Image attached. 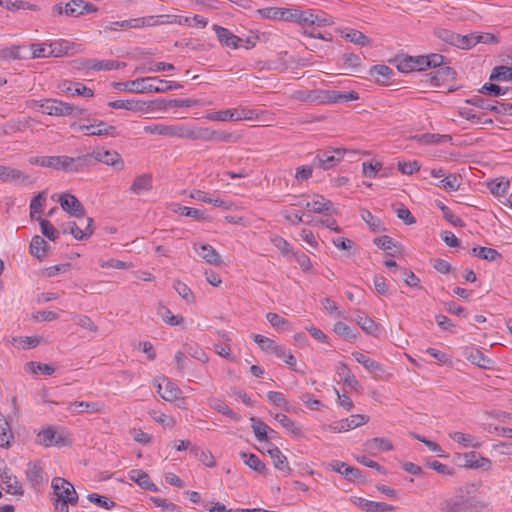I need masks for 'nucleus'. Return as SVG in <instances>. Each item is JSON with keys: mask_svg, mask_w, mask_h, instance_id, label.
<instances>
[{"mask_svg": "<svg viewBox=\"0 0 512 512\" xmlns=\"http://www.w3.org/2000/svg\"><path fill=\"white\" fill-rule=\"evenodd\" d=\"M60 205L64 211L76 218H82L85 215V209L81 202L72 194H63L60 197Z\"/></svg>", "mask_w": 512, "mask_h": 512, "instance_id": "obj_14", "label": "nucleus"}, {"mask_svg": "<svg viewBox=\"0 0 512 512\" xmlns=\"http://www.w3.org/2000/svg\"><path fill=\"white\" fill-rule=\"evenodd\" d=\"M250 420L252 422V429L255 433V437L257 438L258 441H267L269 431L271 433H275V431L270 429V427L263 421L257 420L254 417H252Z\"/></svg>", "mask_w": 512, "mask_h": 512, "instance_id": "obj_46", "label": "nucleus"}, {"mask_svg": "<svg viewBox=\"0 0 512 512\" xmlns=\"http://www.w3.org/2000/svg\"><path fill=\"white\" fill-rule=\"evenodd\" d=\"M209 406L222 415H225L234 420H239V416L232 409H230L224 401L220 399H209Z\"/></svg>", "mask_w": 512, "mask_h": 512, "instance_id": "obj_45", "label": "nucleus"}, {"mask_svg": "<svg viewBox=\"0 0 512 512\" xmlns=\"http://www.w3.org/2000/svg\"><path fill=\"white\" fill-rule=\"evenodd\" d=\"M14 439L10 424L0 412V447L9 448Z\"/></svg>", "mask_w": 512, "mask_h": 512, "instance_id": "obj_35", "label": "nucleus"}, {"mask_svg": "<svg viewBox=\"0 0 512 512\" xmlns=\"http://www.w3.org/2000/svg\"><path fill=\"white\" fill-rule=\"evenodd\" d=\"M161 379L162 382L164 383V386L162 385V383H157L156 388L157 393L163 400L168 402H174L182 398V390L174 382H172L167 377H162Z\"/></svg>", "mask_w": 512, "mask_h": 512, "instance_id": "obj_11", "label": "nucleus"}, {"mask_svg": "<svg viewBox=\"0 0 512 512\" xmlns=\"http://www.w3.org/2000/svg\"><path fill=\"white\" fill-rule=\"evenodd\" d=\"M274 419L294 437L299 438L303 436L302 428L295 421L290 419L287 415L277 413L274 416Z\"/></svg>", "mask_w": 512, "mask_h": 512, "instance_id": "obj_33", "label": "nucleus"}, {"mask_svg": "<svg viewBox=\"0 0 512 512\" xmlns=\"http://www.w3.org/2000/svg\"><path fill=\"white\" fill-rule=\"evenodd\" d=\"M455 75V70L449 66H442L429 74L431 84L437 87L454 80Z\"/></svg>", "mask_w": 512, "mask_h": 512, "instance_id": "obj_22", "label": "nucleus"}, {"mask_svg": "<svg viewBox=\"0 0 512 512\" xmlns=\"http://www.w3.org/2000/svg\"><path fill=\"white\" fill-rule=\"evenodd\" d=\"M43 113L51 116L82 115L85 110L56 99H46L39 104Z\"/></svg>", "mask_w": 512, "mask_h": 512, "instance_id": "obj_7", "label": "nucleus"}, {"mask_svg": "<svg viewBox=\"0 0 512 512\" xmlns=\"http://www.w3.org/2000/svg\"><path fill=\"white\" fill-rule=\"evenodd\" d=\"M173 288L176 290L178 295L182 297L187 303H194L195 297L191 289L182 281L175 280L173 282Z\"/></svg>", "mask_w": 512, "mask_h": 512, "instance_id": "obj_57", "label": "nucleus"}, {"mask_svg": "<svg viewBox=\"0 0 512 512\" xmlns=\"http://www.w3.org/2000/svg\"><path fill=\"white\" fill-rule=\"evenodd\" d=\"M267 398L271 403L277 405L278 407L284 409L285 411H291L288 401L285 399L284 395L281 392L269 391L267 393Z\"/></svg>", "mask_w": 512, "mask_h": 512, "instance_id": "obj_63", "label": "nucleus"}, {"mask_svg": "<svg viewBox=\"0 0 512 512\" xmlns=\"http://www.w3.org/2000/svg\"><path fill=\"white\" fill-rule=\"evenodd\" d=\"M449 437L456 443L460 444L464 448L472 447L478 448L481 446L480 442L472 435L465 434L459 431L449 433Z\"/></svg>", "mask_w": 512, "mask_h": 512, "instance_id": "obj_34", "label": "nucleus"}, {"mask_svg": "<svg viewBox=\"0 0 512 512\" xmlns=\"http://www.w3.org/2000/svg\"><path fill=\"white\" fill-rule=\"evenodd\" d=\"M253 339L263 351L269 353L274 354L275 350L279 346L274 340L260 334H254Z\"/></svg>", "mask_w": 512, "mask_h": 512, "instance_id": "obj_59", "label": "nucleus"}, {"mask_svg": "<svg viewBox=\"0 0 512 512\" xmlns=\"http://www.w3.org/2000/svg\"><path fill=\"white\" fill-rule=\"evenodd\" d=\"M487 186L491 194L498 197H502L508 193V190L510 188V182L506 178L501 177L492 180L487 184Z\"/></svg>", "mask_w": 512, "mask_h": 512, "instance_id": "obj_40", "label": "nucleus"}, {"mask_svg": "<svg viewBox=\"0 0 512 512\" xmlns=\"http://www.w3.org/2000/svg\"><path fill=\"white\" fill-rule=\"evenodd\" d=\"M71 85L72 84L70 82H65L62 85V89L67 92H71L73 95L83 96L86 98L94 96V91L82 83H74V88H72Z\"/></svg>", "mask_w": 512, "mask_h": 512, "instance_id": "obj_47", "label": "nucleus"}, {"mask_svg": "<svg viewBox=\"0 0 512 512\" xmlns=\"http://www.w3.org/2000/svg\"><path fill=\"white\" fill-rule=\"evenodd\" d=\"M241 458L244 460L245 464L252 470L260 473L266 474L267 468L266 465L260 460V458L253 453H245L242 452L240 454Z\"/></svg>", "mask_w": 512, "mask_h": 512, "instance_id": "obj_38", "label": "nucleus"}, {"mask_svg": "<svg viewBox=\"0 0 512 512\" xmlns=\"http://www.w3.org/2000/svg\"><path fill=\"white\" fill-rule=\"evenodd\" d=\"M320 104H333L355 101L359 99V95L355 91H337L321 89Z\"/></svg>", "mask_w": 512, "mask_h": 512, "instance_id": "obj_9", "label": "nucleus"}, {"mask_svg": "<svg viewBox=\"0 0 512 512\" xmlns=\"http://www.w3.org/2000/svg\"><path fill=\"white\" fill-rule=\"evenodd\" d=\"M108 106L113 109H125L133 112H143L149 107L146 102L135 99L110 101Z\"/></svg>", "mask_w": 512, "mask_h": 512, "instance_id": "obj_23", "label": "nucleus"}, {"mask_svg": "<svg viewBox=\"0 0 512 512\" xmlns=\"http://www.w3.org/2000/svg\"><path fill=\"white\" fill-rule=\"evenodd\" d=\"M28 178L29 176L18 169L0 165V180L4 182H25Z\"/></svg>", "mask_w": 512, "mask_h": 512, "instance_id": "obj_32", "label": "nucleus"}, {"mask_svg": "<svg viewBox=\"0 0 512 512\" xmlns=\"http://www.w3.org/2000/svg\"><path fill=\"white\" fill-rule=\"evenodd\" d=\"M129 477L132 481L136 482L142 489L148 491H157V486L150 480L149 475L140 470L134 469L130 472Z\"/></svg>", "mask_w": 512, "mask_h": 512, "instance_id": "obj_30", "label": "nucleus"}, {"mask_svg": "<svg viewBox=\"0 0 512 512\" xmlns=\"http://www.w3.org/2000/svg\"><path fill=\"white\" fill-rule=\"evenodd\" d=\"M48 247V243L36 235L31 240L30 253L38 259H43L47 255Z\"/></svg>", "mask_w": 512, "mask_h": 512, "instance_id": "obj_39", "label": "nucleus"}, {"mask_svg": "<svg viewBox=\"0 0 512 512\" xmlns=\"http://www.w3.org/2000/svg\"><path fill=\"white\" fill-rule=\"evenodd\" d=\"M100 162L112 166L117 170H122L125 166L121 155L114 150H105L96 148L91 153L81 155L82 170L84 171L95 163Z\"/></svg>", "mask_w": 512, "mask_h": 512, "instance_id": "obj_2", "label": "nucleus"}, {"mask_svg": "<svg viewBox=\"0 0 512 512\" xmlns=\"http://www.w3.org/2000/svg\"><path fill=\"white\" fill-rule=\"evenodd\" d=\"M36 442L45 447H50L53 445L61 446L65 443V439L61 435H58L53 427L49 426L42 429L37 434Z\"/></svg>", "mask_w": 512, "mask_h": 512, "instance_id": "obj_15", "label": "nucleus"}, {"mask_svg": "<svg viewBox=\"0 0 512 512\" xmlns=\"http://www.w3.org/2000/svg\"><path fill=\"white\" fill-rule=\"evenodd\" d=\"M295 21L301 24L304 29L306 27H321L329 25L330 21L326 18H320L318 15L309 12L295 11Z\"/></svg>", "mask_w": 512, "mask_h": 512, "instance_id": "obj_16", "label": "nucleus"}, {"mask_svg": "<svg viewBox=\"0 0 512 512\" xmlns=\"http://www.w3.org/2000/svg\"><path fill=\"white\" fill-rule=\"evenodd\" d=\"M46 168H52L56 171L66 173H78L83 171L81 164V155L77 157L70 156H46Z\"/></svg>", "mask_w": 512, "mask_h": 512, "instance_id": "obj_5", "label": "nucleus"}, {"mask_svg": "<svg viewBox=\"0 0 512 512\" xmlns=\"http://www.w3.org/2000/svg\"><path fill=\"white\" fill-rule=\"evenodd\" d=\"M24 46L21 45H13L11 47L0 49V59L1 60H21L26 59L27 57L21 55V49Z\"/></svg>", "mask_w": 512, "mask_h": 512, "instance_id": "obj_52", "label": "nucleus"}, {"mask_svg": "<svg viewBox=\"0 0 512 512\" xmlns=\"http://www.w3.org/2000/svg\"><path fill=\"white\" fill-rule=\"evenodd\" d=\"M342 37L345 40L360 46H369L372 42L365 34L355 29H346L342 32Z\"/></svg>", "mask_w": 512, "mask_h": 512, "instance_id": "obj_36", "label": "nucleus"}, {"mask_svg": "<svg viewBox=\"0 0 512 512\" xmlns=\"http://www.w3.org/2000/svg\"><path fill=\"white\" fill-rule=\"evenodd\" d=\"M158 314L165 323L171 326L181 325L184 322V318L182 316L173 315L172 312L163 305L159 307Z\"/></svg>", "mask_w": 512, "mask_h": 512, "instance_id": "obj_55", "label": "nucleus"}, {"mask_svg": "<svg viewBox=\"0 0 512 512\" xmlns=\"http://www.w3.org/2000/svg\"><path fill=\"white\" fill-rule=\"evenodd\" d=\"M415 138L424 144H441L449 142L452 139L450 135L435 133H425L420 136H416Z\"/></svg>", "mask_w": 512, "mask_h": 512, "instance_id": "obj_53", "label": "nucleus"}, {"mask_svg": "<svg viewBox=\"0 0 512 512\" xmlns=\"http://www.w3.org/2000/svg\"><path fill=\"white\" fill-rule=\"evenodd\" d=\"M490 80H510L512 81V68L507 66L495 67L490 75Z\"/></svg>", "mask_w": 512, "mask_h": 512, "instance_id": "obj_64", "label": "nucleus"}, {"mask_svg": "<svg viewBox=\"0 0 512 512\" xmlns=\"http://www.w3.org/2000/svg\"><path fill=\"white\" fill-rule=\"evenodd\" d=\"M26 478L35 489L40 488L45 482V473L40 461L29 462L25 471Z\"/></svg>", "mask_w": 512, "mask_h": 512, "instance_id": "obj_12", "label": "nucleus"}, {"mask_svg": "<svg viewBox=\"0 0 512 512\" xmlns=\"http://www.w3.org/2000/svg\"><path fill=\"white\" fill-rule=\"evenodd\" d=\"M333 331L343 337L348 342H354L357 339V331L351 329L346 323L344 322H336L334 324Z\"/></svg>", "mask_w": 512, "mask_h": 512, "instance_id": "obj_48", "label": "nucleus"}, {"mask_svg": "<svg viewBox=\"0 0 512 512\" xmlns=\"http://www.w3.org/2000/svg\"><path fill=\"white\" fill-rule=\"evenodd\" d=\"M464 467L470 469L482 468L488 470L491 467V461L488 458L479 456L476 452H468L464 454Z\"/></svg>", "mask_w": 512, "mask_h": 512, "instance_id": "obj_25", "label": "nucleus"}, {"mask_svg": "<svg viewBox=\"0 0 512 512\" xmlns=\"http://www.w3.org/2000/svg\"><path fill=\"white\" fill-rule=\"evenodd\" d=\"M274 355L279 359H282L290 368H294L296 366V358L291 353V350L286 349L284 346L279 345L275 350Z\"/></svg>", "mask_w": 512, "mask_h": 512, "instance_id": "obj_62", "label": "nucleus"}, {"mask_svg": "<svg viewBox=\"0 0 512 512\" xmlns=\"http://www.w3.org/2000/svg\"><path fill=\"white\" fill-rule=\"evenodd\" d=\"M357 506L366 512H388L395 510V507L384 502L370 501L364 498L357 499Z\"/></svg>", "mask_w": 512, "mask_h": 512, "instance_id": "obj_26", "label": "nucleus"}, {"mask_svg": "<svg viewBox=\"0 0 512 512\" xmlns=\"http://www.w3.org/2000/svg\"><path fill=\"white\" fill-rule=\"evenodd\" d=\"M49 49V43H33L30 45L31 55L28 58L36 59L51 57Z\"/></svg>", "mask_w": 512, "mask_h": 512, "instance_id": "obj_58", "label": "nucleus"}, {"mask_svg": "<svg viewBox=\"0 0 512 512\" xmlns=\"http://www.w3.org/2000/svg\"><path fill=\"white\" fill-rule=\"evenodd\" d=\"M321 89L297 90L292 94L293 99L301 102L320 104Z\"/></svg>", "mask_w": 512, "mask_h": 512, "instance_id": "obj_37", "label": "nucleus"}, {"mask_svg": "<svg viewBox=\"0 0 512 512\" xmlns=\"http://www.w3.org/2000/svg\"><path fill=\"white\" fill-rule=\"evenodd\" d=\"M213 30L215 31L217 38L222 45L233 49H237L240 46L242 39L230 32L227 28L214 24Z\"/></svg>", "mask_w": 512, "mask_h": 512, "instance_id": "obj_18", "label": "nucleus"}, {"mask_svg": "<svg viewBox=\"0 0 512 512\" xmlns=\"http://www.w3.org/2000/svg\"><path fill=\"white\" fill-rule=\"evenodd\" d=\"M460 185L461 177L457 174H449L437 184L439 188H442L445 191H457Z\"/></svg>", "mask_w": 512, "mask_h": 512, "instance_id": "obj_51", "label": "nucleus"}, {"mask_svg": "<svg viewBox=\"0 0 512 512\" xmlns=\"http://www.w3.org/2000/svg\"><path fill=\"white\" fill-rule=\"evenodd\" d=\"M188 139L214 142H231L233 134L225 131H217L210 128L189 125Z\"/></svg>", "mask_w": 512, "mask_h": 512, "instance_id": "obj_6", "label": "nucleus"}, {"mask_svg": "<svg viewBox=\"0 0 512 512\" xmlns=\"http://www.w3.org/2000/svg\"><path fill=\"white\" fill-rule=\"evenodd\" d=\"M50 45V49H49V54H51V57H62L66 54H68L70 48H71V43L69 41H66V40H63V39H60V40H55L51 43H49Z\"/></svg>", "mask_w": 512, "mask_h": 512, "instance_id": "obj_49", "label": "nucleus"}, {"mask_svg": "<svg viewBox=\"0 0 512 512\" xmlns=\"http://www.w3.org/2000/svg\"><path fill=\"white\" fill-rule=\"evenodd\" d=\"M125 66H126V63L118 62V61H115V60H96V59H92V60H88L86 62L87 69H92V70H95V71L116 70V69L124 68Z\"/></svg>", "mask_w": 512, "mask_h": 512, "instance_id": "obj_27", "label": "nucleus"}, {"mask_svg": "<svg viewBox=\"0 0 512 512\" xmlns=\"http://www.w3.org/2000/svg\"><path fill=\"white\" fill-rule=\"evenodd\" d=\"M360 216L373 232L385 230L381 219L375 217L369 210L362 208L360 210Z\"/></svg>", "mask_w": 512, "mask_h": 512, "instance_id": "obj_42", "label": "nucleus"}, {"mask_svg": "<svg viewBox=\"0 0 512 512\" xmlns=\"http://www.w3.org/2000/svg\"><path fill=\"white\" fill-rule=\"evenodd\" d=\"M471 253L474 256L487 261H495L496 259L501 258V254L496 249L489 247H474L472 248Z\"/></svg>", "mask_w": 512, "mask_h": 512, "instance_id": "obj_50", "label": "nucleus"}, {"mask_svg": "<svg viewBox=\"0 0 512 512\" xmlns=\"http://www.w3.org/2000/svg\"><path fill=\"white\" fill-rule=\"evenodd\" d=\"M78 129L86 136H104L109 135L115 137L116 127L106 124L103 121L93 123L90 125H79Z\"/></svg>", "mask_w": 512, "mask_h": 512, "instance_id": "obj_13", "label": "nucleus"}, {"mask_svg": "<svg viewBox=\"0 0 512 512\" xmlns=\"http://www.w3.org/2000/svg\"><path fill=\"white\" fill-rule=\"evenodd\" d=\"M53 489L54 507L56 512H68V505L78 503V494L74 486L62 477H54L51 482Z\"/></svg>", "mask_w": 512, "mask_h": 512, "instance_id": "obj_1", "label": "nucleus"}, {"mask_svg": "<svg viewBox=\"0 0 512 512\" xmlns=\"http://www.w3.org/2000/svg\"><path fill=\"white\" fill-rule=\"evenodd\" d=\"M268 454L273 460V465L277 470L284 472V476L290 475L292 470L287 461V457L281 452V450L278 447L275 446L269 449Z\"/></svg>", "mask_w": 512, "mask_h": 512, "instance_id": "obj_24", "label": "nucleus"}, {"mask_svg": "<svg viewBox=\"0 0 512 512\" xmlns=\"http://www.w3.org/2000/svg\"><path fill=\"white\" fill-rule=\"evenodd\" d=\"M1 481L5 484L6 492L12 495L22 496L24 490L17 477L13 475L8 468H5L0 474Z\"/></svg>", "mask_w": 512, "mask_h": 512, "instance_id": "obj_21", "label": "nucleus"}, {"mask_svg": "<svg viewBox=\"0 0 512 512\" xmlns=\"http://www.w3.org/2000/svg\"><path fill=\"white\" fill-rule=\"evenodd\" d=\"M466 358L472 364L482 369H490L493 364V361L477 348H470L466 353Z\"/></svg>", "mask_w": 512, "mask_h": 512, "instance_id": "obj_28", "label": "nucleus"}, {"mask_svg": "<svg viewBox=\"0 0 512 512\" xmlns=\"http://www.w3.org/2000/svg\"><path fill=\"white\" fill-rule=\"evenodd\" d=\"M149 415L155 422L159 423L164 428H174L176 426V419L172 416H168L156 410H151Z\"/></svg>", "mask_w": 512, "mask_h": 512, "instance_id": "obj_56", "label": "nucleus"}, {"mask_svg": "<svg viewBox=\"0 0 512 512\" xmlns=\"http://www.w3.org/2000/svg\"><path fill=\"white\" fill-rule=\"evenodd\" d=\"M159 77H143L126 82H112L111 86L115 90L127 91L130 93H165L168 87H160L152 82L158 83Z\"/></svg>", "mask_w": 512, "mask_h": 512, "instance_id": "obj_3", "label": "nucleus"}, {"mask_svg": "<svg viewBox=\"0 0 512 512\" xmlns=\"http://www.w3.org/2000/svg\"><path fill=\"white\" fill-rule=\"evenodd\" d=\"M193 247L198 255L208 264L214 266H220L222 264L220 254L211 245L200 244L198 247L197 244H194Z\"/></svg>", "mask_w": 512, "mask_h": 512, "instance_id": "obj_20", "label": "nucleus"}, {"mask_svg": "<svg viewBox=\"0 0 512 512\" xmlns=\"http://www.w3.org/2000/svg\"><path fill=\"white\" fill-rule=\"evenodd\" d=\"M254 111L253 110H242V113H239L237 109H227L223 111H217L209 113L206 118L211 121H237L241 119H252Z\"/></svg>", "mask_w": 512, "mask_h": 512, "instance_id": "obj_10", "label": "nucleus"}, {"mask_svg": "<svg viewBox=\"0 0 512 512\" xmlns=\"http://www.w3.org/2000/svg\"><path fill=\"white\" fill-rule=\"evenodd\" d=\"M295 206H300L306 210H309L314 213H323V212H330L333 203L330 200L325 199L323 196L317 195L316 198L309 202H303L299 201L294 204Z\"/></svg>", "mask_w": 512, "mask_h": 512, "instance_id": "obj_17", "label": "nucleus"}, {"mask_svg": "<svg viewBox=\"0 0 512 512\" xmlns=\"http://www.w3.org/2000/svg\"><path fill=\"white\" fill-rule=\"evenodd\" d=\"M85 221L86 226L84 229H81L76 222H71L68 229L64 230V233H70L75 239L80 241L87 240L94 232V220L93 218L88 217Z\"/></svg>", "mask_w": 512, "mask_h": 512, "instance_id": "obj_19", "label": "nucleus"}, {"mask_svg": "<svg viewBox=\"0 0 512 512\" xmlns=\"http://www.w3.org/2000/svg\"><path fill=\"white\" fill-rule=\"evenodd\" d=\"M356 322L368 335L377 336L380 333V325L366 315L357 316Z\"/></svg>", "mask_w": 512, "mask_h": 512, "instance_id": "obj_41", "label": "nucleus"}, {"mask_svg": "<svg viewBox=\"0 0 512 512\" xmlns=\"http://www.w3.org/2000/svg\"><path fill=\"white\" fill-rule=\"evenodd\" d=\"M189 125H165L164 136L188 139Z\"/></svg>", "mask_w": 512, "mask_h": 512, "instance_id": "obj_54", "label": "nucleus"}, {"mask_svg": "<svg viewBox=\"0 0 512 512\" xmlns=\"http://www.w3.org/2000/svg\"><path fill=\"white\" fill-rule=\"evenodd\" d=\"M393 70L386 65H375L370 69V75L379 83H386L392 76Z\"/></svg>", "mask_w": 512, "mask_h": 512, "instance_id": "obj_44", "label": "nucleus"}, {"mask_svg": "<svg viewBox=\"0 0 512 512\" xmlns=\"http://www.w3.org/2000/svg\"><path fill=\"white\" fill-rule=\"evenodd\" d=\"M345 150L332 149L320 151L314 158L313 164L323 170H328L336 166L344 157Z\"/></svg>", "mask_w": 512, "mask_h": 512, "instance_id": "obj_8", "label": "nucleus"}, {"mask_svg": "<svg viewBox=\"0 0 512 512\" xmlns=\"http://www.w3.org/2000/svg\"><path fill=\"white\" fill-rule=\"evenodd\" d=\"M336 373L339 376V378L343 381V383L350 387L351 389L357 390L358 387L360 386L359 381L351 372L347 364L340 362L336 367Z\"/></svg>", "mask_w": 512, "mask_h": 512, "instance_id": "obj_29", "label": "nucleus"}, {"mask_svg": "<svg viewBox=\"0 0 512 512\" xmlns=\"http://www.w3.org/2000/svg\"><path fill=\"white\" fill-rule=\"evenodd\" d=\"M368 421L369 417L363 414H355L351 415L349 418L342 419L343 425L346 427V431L362 426Z\"/></svg>", "mask_w": 512, "mask_h": 512, "instance_id": "obj_60", "label": "nucleus"}, {"mask_svg": "<svg viewBox=\"0 0 512 512\" xmlns=\"http://www.w3.org/2000/svg\"><path fill=\"white\" fill-rule=\"evenodd\" d=\"M152 187V175L149 173H145L135 177L130 187V191L133 194L139 195L143 192L150 191Z\"/></svg>", "mask_w": 512, "mask_h": 512, "instance_id": "obj_31", "label": "nucleus"}, {"mask_svg": "<svg viewBox=\"0 0 512 512\" xmlns=\"http://www.w3.org/2000/svg\"><path fill=\"white\" fill-rule=\"evenodd\" d=\"M32 122V118L27 117L23 119L10 120L4 125V133L11 134L18 131H25L30 128V123Z\"/></svg>", "mask_w": 512, "mask_h": 512, "instance_id": "obj_43", "label": "nucleus"}, {"mask_svg": "<svg viewBox=\"0 0 512 512\" xmlns=\"http://www.w3.org/2000/svg\"><path fill=\"white\" fill-rule=\"evenodd\" d=\"M474 486L465 484L457 491V495L446 501L447 512H474L477 508V500L471 495Z\"/></svg>", "mask_w": 512, "mask_h": 512, "instance_id": "obj_4", "label": "nucleus"}, {"mask_svg": "<svg viewBox=\"0 0 512 512\" xmlns=\"http://www.w3.org/2000/svg\"><path fill=\"white\" fill-rule=\"evenodd\" d=\"M436 206L443 212L444 218L449 223H451L454 226H459V227L464 226L463 220L461 218L455 216L453 214V212L451 211V209L448 206H446L444 203H442L441 201H437Z\"/></svg>", "mask_w": 512, "mask_h": 512, "instance_id": "obj_61", "label": "nucleus"}]
</instances>
